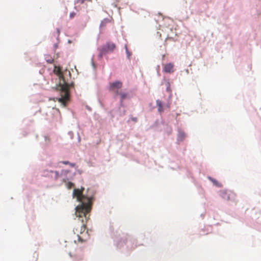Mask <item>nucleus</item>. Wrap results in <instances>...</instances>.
Listing matches in <instances>:
<instances>
[{"instance_id":"obj_1","label":"nucleus","mask_w":261,"mask_h":261,"mask_svg":"<svg viewBox=\"0 0 261 261\" xmlns=\"http://www.w3.org/2000/svg\"><path fill=\"white\" fill-rule=\"evenodd\" d=\"M84 188L82 187L81 189H75L73 190V196L76 197L77 200L81 203L80 205L76 207V212H90L91 211L93 198L84 195Z\"/></svg>"},{"instance_id":"obj_2","label":"nucleus","mask_w":261,"mask_h":261,"mask_svg":"<svg viewBox=\"0 0 261 261\" xmlns=\"http://www.w3.org/2000/svg\"><path fill=\"white\" fill-rule=\"evenodd\" d=\"M65 246L68 248L69 255L74 261H82L83 259V250L75 240L73 242H68Z\"/></svg>"},{"instance_id":"obj_3","label":"nucleus","mask_w":261,"mask_h":261,"mask_svg":"<svg viewBox=\"0 0 261 261\" xmlns=\"http://www.w3.org/2000/svg\"><path fill=\"white\" fill-rule=\"evenodd\" d=\"M57 74L59 75L61 80L63 81L64 84L61 85V97L58 99V101L60 102L63 107L66 106V103L69 98V87L68 84L65 82L63 73L61 71V69L59 68L57 70Z\"/></svg>"},{"instance_id":"obj_4","label":"nucleus","mask_w":261,"mask_h":261,"mask_svg":"<svg viewBox=\"0 0 261 261\" xmlns=\"http://www.w3.org/2000/svg\"><path fill=\"white\" fill-rule=\"evenodd\" d=\"M76 217L77 218V220L81 221L82 224L80 226L81 227V234H77L78 237V242H85L87 240V238L85 237L87 234V232L85 233L84 231L86 230L85 223L88 221V218L89 216V213H75Z\"/></svg>"},{"instance_id":"obj_5","label":"nucleus","mask_w":261,"mask_h":261,"mask_svg":"<svg viewBox=\"0 0 261 261\" xmlns=\"http://www.w3.org/2000/svg\"><path fill=\"white\" fill-rule=\"evenodd\" d=\"M116 48V45L111 42H108L99 48V56L102 57L104 55L112 52Z\"/></svg>"},{"instance_id":"obj_6","label":"nucleus","mask_w":261,"mask_h":261,"mask_svg":"<svg viewBox=\"0 0 261 261\" xmlns=\"http://www.w3.org/2000/svg\"><path fill=\"white\" fill-rule=\"evenodd\" d=\"M220 196L224 200L227 201H234L236 200V194L232 191L227 190H221Z\"/></svg>"},{"instance_id":"obj_7","label":"nucleus","mask_w":261,"mask_h":261,"mask_svg":"<svg viewBox=\"0 0 261 261\" xmlns=\"http://www.w3.org/2000/svg\"><path fill=\"white\" fill-rule=\"evenodd\" d=\"M122 87V83L120 81H117L114 82L110 83L109 85V91L114 92L116 95L119 94V90Z\"/></svg>"},{"instance_id":"obj_8","label":"nucleus","mask_w":261,"mask_h":261,"mask_svg":"<svg viewBox=\"0 0 261 261\" xmlns=\"http://www.w3.org/2000/svg\"><path fill=\"white\" fill-rule=\"evenodd\" d=\"M174 65L172 63L164 65L163 71L166 73H172L174 71Z\"/></svg>"},{"instance_id":"obj_9","label":"nucleus","mask_w":261,"mask_h":261,"mask_svg":"<svg viewBox=\"0 0 261 261\" xmlns=\"http://www.w3.org/2000/svg\"><path fill=\"white\" fill-rule=\"evenodd\" d=\"M186 137V134L182 131H179L177 135L178 141H182Z\"/></svg>"},{"instance_id":"obj_10","label":"nucleus","mask_w":261,"mask_h":261,"mask_svg":"<svg viewBox=\"0 0 261 261\" xmlns=\"http://www.w3.org/2000/svg\"><path fill=\"white\" fill-rule=\"evenodd\" d=\"M156 106L158 107V111L160 113H162L164 111L162 102L161 100L158 99L156 101Z\"/></svg>"},{"instance_id":"obj_11","label":"nucleus","mask_w":261,"mask_h":261,"mask_svg":"<svg viewBox=\"0 0 261 261\" xmlns=\"http://www.w3.org/2000/svg\"><path fill=\"white\" fill-rule=\"evenodd\" d=\"M118 95L120 96V102L122 103L123 101L127 97L128 94L127 93L120 91Z\"/></svg>"},{"instance_id":"obj_12","label":"nucleus","mask_w":261,"mask_h":261,"mask_svg":"<svg viewBox=\"0 0 261 261\" xmlns=\"http://www.w3.org/2000/svg\"><path fill=\"white\" fill-rule=\"evenodd\" d=\"M111 22V20L109 18H105L103 19L100 23V28H104L105 27L107 24Z\"/></svg>"},{"instance_id":"obj_13","label":"nucleus","mask_w":261,"mask_h":261,"mask_svg":"<svg viewBox=\"0 0 261 261\" xmlns=\"http://www.w3.org/2000/svg\"><path fill=\"white\" fill-rule=\"evenodd\" d=\"M208 179L211 180L215 186L217 187H220L221 184L215 179L211 177H208Z\"/></svg>"},{"instance_id":"obj_14","label":"nucleus","mask_w":261,"mask_h":261,"mask_svg":"<svg viewBox=\"0 0 261 261\" xmlns=\"http://www.w3.org/2000/svg\"><path fill=\"white\" fill-rule=\"evenodd\" d=\"M61 163L64 165H69L71 167H74L75 166L74 163H71L68 161H62Z\"/></svg>"},{"instance_id":"obj_15","label":"nucleus","mask_w":261,"mask_h":261,"mask_svg":"<svg viewBox=\"0 0 261 261\" xmlns=\"http://www.w3.org/2000/svg\"><path fill=\"white\" fill-rule=\"evenodd\" d=\"M92 2V0H76V3H80V4H83L85 2Z\"/></svg>"},{"instance_id":"obj_16","label":"nucleus","mask_w":261,"mask_h":261,"mask_svg":"<svg viewBox=\"0 0 261 261\" xmlns=\"http://www.w3.org/2000/svg\"><path fill=\"white\" fill-rule=\"evenodd\" d=\"M67 188L68 189H71V188H72L73 187H74V184L71 182H68L67 183Z\"/></svg>"},{"instance_id":"obj_17","label":"nucleus","mask_w":261,"mask_h":261,"mask_svg":"<svg viewBox=\"0 0 261 261\" xmlns=\"http://www.w3.org/2000/svg\"><path fill=\"white\" fill-rule=\"evenodd\" d=\"M76 15V13L74 12H72L70 13V18H73Z\"/></svg>"},{"instance_id":"obj_18","label":"nucleus","mask_w":261,"mask_h":261,"mask_svg":"<svg viewBox=\"0 0 261 261\" xmlns=\"http://www.w3.org/2000/svg\"><path fill=\"white\" fill-rule=\"evenodd\" d=\"M55 178L57 179H58V178L59 176V173L58 171H55Z\"/></svg>"},{"instance_id":"obj_19","label":"nucleus","mask_w":261,"mask_h":261,"mask_svg":"<svg viewBox=\"0 0 261 261\" xmlns=\"http://www.w3.org/2000/svg\"><path fill=\"white\" fill-rule=\"evenodd\" d=\"M167 91L168 92H171V91L170 88V85L169 84H168V86L167 87Z\"/></svg>"},{"instance_id":"obj_20","label":"nucleus","mask_w":261,"mask_h":261,"mask_svg":"<svg viewBox=\"0 0 261 261\" xmlns=\"http://www.w3.org/2000/svg\"><path fill=\"white\" fill-rule=\"evenodd\" d=\"M47 61L48 63H52L53 62L54 60L53 59H51V60H48Z\"/></svg>"},{"instance_id":"obj_21","label":"nucleus","mask_w":261,"mask_h":261,"mask_svg":"<svg viewBox=\"0 0 261 261\" xmlns=\"http://www.w3.org/2000/svg\"><path fill=\"white\" fill-rule=\"evenodd\" d=\"M132 120H133V121H137V118H132Z\"/></svg>"},{"instance_id":"obj_22","label":"nucleus","mask_w":261,"mask_h":261,"mask_svg":"<svg viewBox=\"0 0 261 261\" xmlns=\"http://www.w3.org/2000/svg\"><path fill=\"white\" fill-rule=\"evenodd\" d=\"M57 32L58 33V34H60V30L59 29H57Z\"/></svg>"},{"instance_id":"obj_23","label":"nucleus","mask_w":261,"mask_h":261,"mask_svg":"<svg viewBox=\"0 0 261 261\" xmlns=\"http://www.w3.org/2000/svg\"><path fill=\"white\" fill-rule=\"evenodd\" d=\"M53 110H55L54 109H53ZM56 111H58L57 109H55Z\"/></svg>"}]
</instances>
